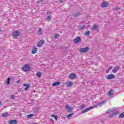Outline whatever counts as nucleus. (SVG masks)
Wrapping results in <instances>:
<instances>
[{"label": "nucleus", "instance_id": "412c9836", "mask_svg": "<svg viewBox=\"0 0 124 124\" xmlns=\"http://www.w3.org/2000/svg\"><path fill=\"white\" fill-rule=\"evenodd\" d=\"M36 76H37V77H39V78H40V77H41V76H42V73H41L40 72H37Z\"/></svg>", "mask_w": 124, "mask_h": 124}, {"label": "nucleus", "instance_id": "a19ab883", "mask_svg": "<svg viewBox=\"0 0 124 124\" xmlns=\"http://www.w3.org/2000/svg\"><path fill=\"white\" fill-rule=\"evenodd\" d=\"M112 67H113L112 66H110L109 67V68L108 69L111 70V69H112Z\"/></svg>", "mask_w": 124, "mask_h": 124}, {"label": "nucleus", "instance_id": "393cba45", "mask_svg": "<svg viewBox=\"0 0 124 124\" xmlns=\"http://www.w3.org/2000/svg\"><path fill=\"white\" fill-rule=\"evenodd\" d=\"M54 38H55V39H58V38H60V34H55Z\"/></svg>", "mask_w": 124, "mask_h": 124}, {"label": "nucleus", "instance_id": "1a4fd4ad", "mask_svg": "<svg viewBox=\"0 0 124 124\" xmlns=\"http://www.w3.org/2000/svg\"><path fill=\"white\" fill-rule=\"evenodd\" d=\"M74 42L75 44L79 43V42H81V37H77L76 39L74 40Z\"/></svg>", "mask_w": 124, "mask_h": 124}, {"label": "nucleus", "instance_id": "cd10ccee", "mask_svg": "<svg viewBox=\"0 0 124 124\" xmlns=\"http://www.w3.org/2000/svg\"><path fill=\"white\" fill-rule=\"evenodd\" d=\"M51 117L52 118H54V119H55V121H57V120H58V115H52Z\"/></svg>", "mask_w": 124, "mask_h": 124}, {"label": "nucleus", "instance_id": "4468645a", "mask_svg": "<svg viewBox=\"0 0 124 124\" xmlns=\"http://www.w3.org/2000/svg\"><path fill=\"white\" fill-rule=\"evenodd\" d=\"M120 69V66H118L117 67H115L113 70H112V72L113 73H116V72H118V70Z\"/></svg>", "mask_w": 124, "mask_h": 124}, {"label": "nucleus", "instance_id": "37998d69", "mask_svg": "<svg viewBox=\"0 0 124 124\" xmlns=\"http://www.w3.org/2000/svg\"><path fill=\"white\" fill-rule=\"evenodd\" d=\"M58 1H60V2H63V0H59Z\"/></svg>", "mask_w": 124, "mask_h": 124}, {"label": "nucleus", "instance_id": "473e14b6", "mask_svg": "<svg viewBox=\"0 0 124 124\" xmlns=\"http://www.w3.org/2000/svg\"><path fill=\"white\" fill-rule=\"evenodd\" d=\"M85 105H82L80 107H79V109L80 110H83V109H84V108H85Z\"/></svg>", "mask_w": 124, "mask_h": 124}, {"label": "nucleus", "instance_id": "bb28decb", "mask_svg": "<svg viewBox=\"0 0 124 124\" xmlns=\"http://www.w3.org/2000/svg\"><path fill=\"white\" fill-rule=\"evenodd\" d=\"M72 85H73V83L71 82V81H69L67 86V87H72Z\"/></svg>", "mask_w": 124, "mask_h": 124}, {"label": "nucleus", "instance_id": "7ed1b4c3", "mask_svg": "<svg viewBox=\"0 0 124 124\" xmlns=\"http://www.w3.org/2000/svg\"><path fill=\"white\" fill-rule=\"evenodd\" d=\"M89 50H90V48H89V47L80 48L79 49V52H80V53H87Z\"/></svg>", "mask_w": 124, "mask_h": 124}, {"label": "nucleus", "instance_id": "39448f33", "mask_svg": "<svg viewBox=\"0 0 124 124\" xmlns=\"http://www.w3.org/2000/svg\"><path fill=\"white\" fill-rule=\"evenodd\" d=\"M45 43V40H41L37 44V47H40Z\"/></svg>", "mask_w": 124, "mask_h": 124}, {"label": "nucleus", "instance_id": "a18cd8bd", "mask_svg": "<svg viewBox=\"0 0 124 124\" xmlns=\"http://www.w3.org/2000/svg\"><path fill=\"white\" fill-rule=\"evenodd\" d=\"M2 30H1V29H0V32H2Z\"/></svg>", "mask_w": 124, "mask_h": 124}, {"label": "nucleus", "instance_id": "5701e85b", "mask_svg": "<svg viewBox=\"0 0 124 124\" xmlns=\"http://www.w3.org/2000/svg\"><path fill=\"white\" fill-rule=\"evenodd\" d=\"M34 116V114H28L26 115V117H27L28 119H31V118H32V117H33Z\"/></svg>", "mask_w": 124, "mask_h": 124}, {"label": "nucleus", "instance_id": "4be33fe9", "mask_svg": "<svg viewBox=\"0 0 124 124\" xmlns=\"http://www.w3.org/2000/svg\"><path fill=\"white\" fill-rule=\"evenodd\" d=\"M38 32L39 34L42 35V34H43V32H42V29L39 28L38 31Z\"/></svg>", "mask_w": 124, "mask_h": 124}, {"label": "nucleus", "instance_id": "f257e3e1", "mask_svg": "<svg viewBox=\"0 0 124 124\" xmlns=\"http://www.w3.org/2000/svg\"><path fill=\"white\" fill-rule=\"evenodd\" d=\"M13 37L17 39V38L20 36V31L16 30L15 31L13 32Z\"/></svg>", "mask_w": 124, "mask_h": 124}, {"label": "nucleus", "instance_id": "7c9ffc66", "mask_svg": "<svg viewBox=\"0 0 124 124\" xmlns=\"http://www.w3.org/2000/svg\"><path fill=\"white\" fill-rule=\"evenodd\" d=\"M119 118H124V112L121 113L119 115Z\"/></svg>", "mask_w": 124, "mask_h": 124}, {"label": "nucleus", "instance_id": "2f4dec72", "mask_svg": "<svg viewBox=\"0 0 124 124\" xmlns=\"http://www.w3.org/2000/svg\"><path fill=\"white\" fill-rule=\"evenodd\" d=\"M112 91L113 90H110L108 92V94L109 95V96H111V95H113V93H112Z\"/></svg>", "mask_w": 124, "mask_h": 124}, {"label": "nucleus", "instance_id": "aec40b11", "mask_svg": "<svg viewBox=\"0 0 124 124\" xmlns=\"http://www.w3.org/2000/svg\"><path fill=\"white\" fill-rule=\"evenodd\" d=\"M51 18H52V16L50 15L46 17V21H47V22H50V21H51L52 19H51Z\"/></svg>", "mask_w": 124, "mask_h": 124}, {"label": "nucleus", "instance_id": "e433bc0d", "mask_svg": "<svg viewBox=\"0 0 124 124\" xmlns=\"http://www.w3.org/2000/svg\"><path fill=\"white\" fill-rule=\"evenodd\" d=\"M45 0H39L37 1V3H40V2H42V1H44Z\"/></svg>", "mask_w": 124, "mask_h": 124}, {"label": "nucleus", "instance_id": "f704fd0d", "mask_svg": "<svg viewBox=\"0 0 124 124\" xmlns=\"http://www.w3.org/2000/svg\"><path fill=\"white\" fill-rule=\"evenodd\" d=\"M85 28H86V25H83L82 27H81L79 30L80 31V30H83V29H85Z\"/></svg>", "mask_w": 124, "mask_h": 124}, {"label": "nucleus", "instance_id": "dca6fc26", "mask_svg": "<svg viewBox=\"0 0 124 124\" xmlns=\"http://www.w3.org/2000/svg\"><path fill=\"white\" fill-rule=\"evenodd\" d=\"M9 124H17V120H12L9 121Z\"/></svg>", "mask_w": 124, "mask_h": 124}, {"label": "nucleus", "instance_id": "f8f14e48", "mask_svg": "<svg viewBox=\"0 0 124 124\" xmlns=\"http://www.w3.org/2000/svg\"><path fill=\"white\" fill-rule=\"evenodd\" d=\"M37 52V48L36 46H33V48L31 50V54H36Z\"/></svg>", "mask_w": 124, "mask_h": 124}, {"label": "nucleus", "instance_id": "c85d7f7f", "mask_svg": "<svg viewBox=\"0 0 124 124\" xmlns=\"http://www.w3.org/2000/svg\"><path fill=\"white\" fill-rule=\"evenodd\" d=\"M73 115H74V113L69 114L68 115H67V117L68 119H69V118H71Z\"/></svg>", "mask_w": 124, "mask_h": 124}, {"label": "nucleus", "instance_id": "79ce46f5", "mask_svg": "<svg viewBox=\"0 0 124 124\" xmlns=\"http://www.w3.org/2000/svg\"><path fill=\"white\" fill-rule=\"evenodd\" d=\"M109 71H110V70L108 69L106 71V73H109Z\"/></svg>", "mask_w": 124, "mask_h": 124}, {"label": "nucleus", "instance_id": "6ab92c4d", "mask_svg": "<svg viewBox=\"0 0 124 124\" xmlns=\"http://www.w3.org/2000/svg\"><path fill=\"white\" fill-rule=\"evenodd\" d=\"M9 116V114L8 112H5L2 114V118H6V117H8Z\"/></svg>", "mask_w": 124, "mask_h": 124}, {"label": "nucleus", "instance_id": "f3484780", "mask_svg": "<svg viewBox=\"0 0 124 124\" xmlns=\"http://www.w3.org/2000/svg\"><path fill=\"white\" fill-rule=\"evenodd\" d=\"M58 85H61V82L60 81H57L52 84V86L53 87H55V86H58Z\"/></svg>", "mask_w": 124, "mask_h": 124}, {"label": "nucleus", "instance_id": "2eb2a0df", "mask_svg": "<svg viewBox=\"0 0 124 124\" xmlns=\"http://www.w3.org/2000/svg\"><path fill=\"white\" fill-rule=\"evenodd\" d=\"M80 15H81V12H77L74 14L73 16H74V17H78V16H80Z\"/></svg>", "mask_w": 124, "mask_h": 124}, {"label": "nucleus", "instance_id": "c756f323", "mask_svg": "<svg viewBox=\"0 0 124 124\" xmlns=\"http://www.w3.org/2000/svg\"><path fill=\"white\" fill-rule=\"evenodd\" d=\"M90 34H91V31H86L84 33L85 35H90Z\"/></svg>", "mask_w": 124, "mask_h": 124}, {"label": "nucleus", "instance_id": "ea45409f", "mask_svg": "<svg viewBox=\"0 0 124 124\" xmlns=\"http://www.w3.org/2000/svg\"><path fill=\"white\" fill-rule=\"evenodd\" d=\"M116 109H117L116 108H111V110H112V112H113V111H115Z\"/></svg>", "mask_w": 124, "mask_h": 124}, {"label": "nucleus", "instance_id": "423d86ee", "mask_svg": "<svg viewBox=\"0 0 124 124\" xmlns=\"http://www.w3.org/2000/svg\"><path fill=\"white\" fill-rule=\"evenodd\" d=\"M65 109L67 110V112H68V113H70L73 110L72 107H70L68 105H66Z\"/></svg>", "mask_w": 124, "mask_h": 124}, {"label": "nucleus", "instance_id": "49530a36", "mask_svg": "<svg viewBox=\"0 0 124 124\" xmlns=\"http://www.w3.org/2000/svg\"><path fill=\"white\" fill-rule=\"evenodd\" d=\"M0 105H2V103H1V102H0Z\"/></svg>", "mask_w": 124, "mask_h": 124}, {"label": "nucleus", "instance_id": "20e7f679", "mask_svg": "<svg viewBox=\"0 0 124 124\" xmlns=\"http://www.w3.org/2000/svg\"><path fill=\"white\" fill-rule=\"evenodd\" d=\"M95 108V106L89 107V108H87L84 110L81 111V114H84V113H87V112H89L90 110H92V109H93V108Z\"/></svg>", "mask_w": 124, "mask_h": 124}, {"label": "nucleus", "instance_id": "a878e982", "mask_svg": "<svg viewBox=\"0 0 124 124\" xmlns=\"http://www.w3.org/2000/svg\"><path fill=\"white\" fill-rule=\"evenodd\" d=\"M11 80V78H8L7 79V85H9L10 84V80Z\"/></svg>", "mask_w": 124, "mask_h": 124}, {"label": "nucleus", "instance_id": "6e6552de", "mask_svg": "<svg viewBox=\"0 0 124 124\" xmlns=\"http://www.w3.org/2000/svg\"><path fill=\"white\" fill-rule=\"evenodd\" d=\"M108 5L109 3L105 1L101 3V6L103 8L107 7L108 6Z\"/></svg>", "mask_w": 124, "mask_h": 124}, {"label": "nucleus", "instance_id": "58836bf2", "mask_svg": "<svg viewBox=\"0 0 124 124\" xmlns=\"http://www.w3.org/2000/svg\"><path fill=\"white\" fill-rule=\"evenodd\" d=\"M33 111L36 113V114H37V112H38V110H37V109H34L33 110Z\"/></svg>", "mask_w": 124, "mask_h": 124}, {"label": "nucleus", "instance_id": "0eeeda50", "mask_svg": "<svg viewBox=\"0 0 124 124\" xmlns=\"http://www.w3.org/2000/svg\"><path fill=\"white\" fill-rule=\"evenodd\" d=\"M115 78V75H113V74H110V75H108V76H107V79L108 80H111L112 79H114V78Z\"/></svg>", "mask_w": 124, "mask_h": 124}, {"label": "nucleus", "instance_id": "c9c22d12", "mask_svg": "<svg viewBox=\"0 0 124 124\" xmlns=\"http://www.w3.org/2000/svg\"><path fill=\"white\" fill-rule=\"evenodd\" d=\"M11 99H15V95H14V94L12 95L11 96Z\"/></svg>", "mask_w": 124, "mask_h": 124}, {"label": "nucleus", "instance_id": "9d476101", "mask_svg": "<svg viewBox=\"0 0 124 124\" xmlns=\"http://www.w3.org/2000/svg\"><path fill=\"white\" fill-rule=\"evenodd\" d=\"M69 78L70 79H74L76 78V74L75 73H71L69 75Z\"/></svg>", "mask_w": 124, "mask_h": 124}, {"label": "nucleus", "instance_id": "ddd939ff", "mask_svg": "<svg viewBox=\"0 0 124 124\" xmlns=\"http://www.w3.org/2000/svg\"><path fill=\"white\" fill-rule=\"evenodd\" d=\"M23 86L24 87H26L25 89H24V91H27V90H28L30 88V87H31V85H30V84H28L27 83H24L23 84Z\"/></svg>", "mask_w": 124, "mask_h": 124}, {"label": "nucleus", "instance_id": "4c0bfd02", "mask_svg": "<svg viewBox=\"0 0 124 124\" xmlns=\"http://www.w3.org/2000/svg\"><path fill=\"white\" fill-rule=\"evenodd\" d=\"M114 10H119V9H120V8L118 7H115L114 8Z\"/></svg>", "mask_w": 124, "mask_h": 124}, {"label": "nucleus", "instance_id": "c03bdc74", "mask_svg": "<svg viewBox=\"0 0 124 124\" xmlns=\"http://www.w3.org/2000/svg\"><path fill=\"white\" fill-rule=\"evenodd\" d=\"M20 80H18L16 81V83L18 84V83H20Z\"/></svg>", "mask_w": 124, "mask_h": 124}, {"label": "nucleus", "instance_id": "a211bd4d", "mask_svg": "<svg viewBox=\"0 0 124 124\" xmlns=\"http://www.w3.org/2000/svg\"><path fill=\"white\" fill-rule=\"evenodd\" d=\"M106 102V101H103L100 102V103H99L97 104V106H101L102 105H103L105 104Z\"/></svg>", "mask_w": 124, "mask_h": 124}, {"label": "nucleus", "instance_id": "9b49d317", "mask_svg": "<svg viewBox=\"0 0 124 124\" xmlns=\"http://www.w3.org/2000/svg\"><path fill=\"white\" fill-rule=\"evenodd\" d=\"M119 114V111H115L114 112H112L110 114H109L108 117L109 118H112V117H114L115 115H118Z\"/></svg>", "mask_w": 124, "mask_h": 124}, {"label": "nucleus", "instance_id": "f03ea898", "mask_svg": "<svg viewBox=\"0 0 124 124\" xmlns=\"http://www.w3.org/2000/svg\"><path fill=\"white\" fill-rule=\"evenodd\" d=\"M22 70H23L24 72L30 71V70H31V67H30V65H29V64H27L24 65L22 67Z\"/></svg>", "mask_w": 124, "mask_h": 124}, {"label": "nucleus", "instance_id": "72a5a7b5", "mask_svg": "<svg viewBox=\"0 0 124 124\" xmlns=\"http://www.w3.org/2000/svg\"><path fill=\"white\" fill-rule=\"evenodd\" d=\"M111 112H113V110H112V108L108 109L106 113H111Z\"/></svg>", "mask_w": 124, "mask_h": 124}, {"label": "nucleus", "instance_id": "b1692460", "mask_svg": "<svg viewBox=\"0 0 124 124\" xmlns=\"http://www.w3.org/2000/svg\"><path fill=\"white\" fill-rule=\"evenodd\" d=\"M98 28V26L96 25V24H95L93 26L92 28V30H93V31H94V30H97Z\"/></svg>", "mask_w": 124, "mask_h": 124}]
</instances>
